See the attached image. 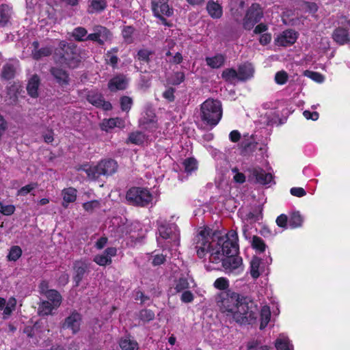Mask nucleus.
<instances>
[{
    "instance_id": "obj_1",
    "label": "nucleus",
    "mask_w": 350,
    "mask_h": 350,
    "mask_svg": "<svg viewBox=\"0 0 350 350\" xmlns=\"http://www.w3.org/2000/svg\"><path fill=\"white\" fill-rule=\"evenodd\" d=\"M193 244L200 258L206 259L208 255L211 262H222L227 273L239 275L243 271L242 258L234 256L239 248L237 230H231L223 236L209 228H201L193 239Z\"/></svg>"
},
{
    "instance_id": "obj_2",
    "label": "nucleus",
    "mask_w": 350,
    "mask_h": 350,
    "mask_svg": "<svg viewBox=\"0 0 350 350\" xmlns=\"http://www.w3.org/2000/svg\"><path fill=\"white\" fill-rule=\"evenodd\" d=\"M220 311L230 321L252 324L257 318V306L247 297L231 291L220 293L217 297Z\"/></svg>"
},
{
    "instance_id": "obj_3",
    "label": "nucleus",
    "mask_w": 350,
    "mask_h": 350,
    "mask_svg": "<svg viewBox=\"0 0 350 350\" xmlns=\"http://www.w3.org/2000/svg\"><path fill=\"white\" fill-rule=\"evenodd\" d=\"M57 61L69 68H76L81 60L79 49L74 44H68L65 41L59 43V48L55 51Z\"/></svg>"
},
{
    "instance_id": "obj_4",
    "label": "nucleus",
    "mask_w": 350,
    "mask_h": 350,
    "mask_svg": "<svg viewBox=\"0 0 350 350\" xmlns=\"http://www.w3.org/2000/svg\"><path fill=\"white\" fill-rule=\"evenodd\" d=\"M201 120L212 126H216L222 117L221 103L218 100L207 99L201 105Z\"/></svg>"
},
{
    "instance_id": "obj_5",
    "label": "nucleus",
    "mask_w": 350,
    "mask_h": 350,
    "mask_svg": "<svg viewBox=\"0 0 350 350\" xmlns=\"http://www.w3.org/2000/svg\"><path fill=\"white\" fill-rule=\"evenodd\" d=\"M158 244L169 250H176L179 245L180 233L174 224H163L159 227Z\"/></svg>"
},
{
    "instance_id": "obj_6",
    "label": "nucleus",
    "mask_w": 350,
    "mask_h": 350,
    "mask_svg": "<svg viewBox=\"0 0 350 350\" xmlns=\"http://www.w3.org/2000/svg\"><path fill=\"white\" fill-rule=\"evenodd\" d=\"M117 162L111 159L102 160L96 165L85 164L79 168L80 170L85 172L90 179L98 178L101 175H111L117 171Z\"/></svg>"
},
{
    "instance_id": "obj_7",
    "label": "nucleus",
    "mask_w": 350,
    "mask_h": 350,
    "mask_svg": "<svg viewBox=\"0 0 350 350\" xmlns=\"http://www.w3.org/2000/svg\"><path fill=\"white\" fill-rule=\"evenodd\" d=\"M126 200L133 205L145 206L152 202L153 196L147 189L133 187L128 191Z\"/></svg>"
},
{
    "instance_id": "obj_8",
    "label": "nucleus",
    "mask_w": 350,
    "mask_h": 350,
    "mask_svg": "<svg viewBox=\"0 0 350 350\" xmlns=\"http://www.w3.org/2000/svg\"><path fill=\"white\" fill-rule=\"evenodd\" d=\"M152 10L154 16L159 18L165 25H169L163 16H170L173 14L172 8L168 5V0H152Z\"/></svg>"
},
{
    "instance_id": "obj_9",
    "label": "nucleus",
    "mask_w": 350,
    "mask_h": 350,
    "mask_svg": "<svg viewBox=\"0 0 350 350\" xmlns=\"http://www.w3.org/2000/svg\"><path fill=\"white\" fill-rule=\"evenodd\" d=\"M262 17V11L257 3H253L247 10L243 19V27L245 29H251Z\"/></svg>"
},
{
    "instance_id": "obj_10",
    "label": "nucleus",
    "mask_w": 350,
    "mask_h": 350,
    "mask_svg": "<svg viewBox=\"0 0 350 350\" xmlns=\"http://www.w3.org/2000/svg\"><path fill=\"white\" fill-rule=\"evenodd\" d=\"M94 33L87 36V40H92L98 42L99 44H103L105 41L111 38L109 31L105 27L97 25L93 29Z\"/></svg>"
},
{
    "instance_id": "obj_11",
    "label": "nucleus",
    "mask_w": 350,
    "mask_h": 350,
    "mask_svg": "<svg viewBox=\"0 0 350 350\" xmlns=\"http://www.w3.org/2000/svg\"><path fill=\"white\" fill-rule=\"evenodd\" d=\"M250 173V178L256 183L267 185L271 183L273 176L271 173H267L260 167H252L249 170Z\"/></svg>"
},
{
    "instance_id": "obj_12",
    "label": "nucleus",
    "mask_w": 350,
    "mask_h": 350,
    "mask_svg": "<svg viewBox=\"0 0 350 350\" xmlns=\"http://www.w3.org/2000/svg\"><path fill=\"white\" fill-rule=\"evenodd\" d=\"M81 323V316L79 313L73 312L67 318H66L62 327L64 329H70L72 334L77 333L80 329Z\"/></svg>"
},
{
    "instance_id": "obj_13",
    "label": "nucleus",
    "mask_w": 350,
    "mask_h": 350,
    "mask_svg": "<svg viewBox=\"0 0 350 350\" xmlns=\"http://www.w3.org/2000/svg\"><path fill=\"white\" fill-rule=\"evenodd\" d=\"M86 97L88 102L96 107H101L105 111L110 110L112 108L111 103L104 100L101 94L95 90L89 91Z\"/></svg>"
},
{
    "instance_id": "obj_14",
    "label": "nucleus",
    "mask_w": 350,
    "mask_h": 350,
    "mask_svg": "<svg viewBox=\"0 0 350 350\" xmlns=\"http://www.w3.org/2000/svg\"><path fill=\"white\" fill-rule=\"evenodd\" d=\"M297 38V34L295 31L292 29L286 30L278 36L275 39V43L278 46H286L295 43Z\"/></svg>"
},
{
    "instance_id": "obj_15",
    "label": "nucleus",
    "mask_w": 350,
    "mask_h": 350,
    "mask_svg": "<svg viewBox=\"0 0 350 350\" xmlns=\"http://www.w3.org/2000/svg\"><path fill=\"white\" fill-rule=\"evenodd\" d=\"M129 84V79L124 75H118L113 77L108 83L111 92L125 90Z\"/></svg>"
},
{
    "instance_id": "obj_16",
    "label": "nucleus",
    "mask_w": 350,
    "mask_h": 350,
    "mask_svg": "<svg viewBox=\"0 0 350 350\" xmlns=\"http://www.w3.org/2000/svg\"><path fill=\"white\" fill-rule=\"evenodd\" d=\"M116 248L108 247L103 254L95 256L94 261L100 266L109 265L111 262V257L116 256Z\"/></svg>"
},
{
    "instance_id": "obj_17",
    "label": "nucleus",
    "mask_w": 350,
    "mask_h": 350,
    "mask_svg": "<svg viewBox=\"0 0 350 350\" xmlns=\"http://www.w3.org/2000/svg\"><path fill=\"white\" fill-rule=\"evenodd\" d=\"M101 129L106 132L117 127L123 129L125 127V120L120 118L104 119L100 124Z\"/></svg>"
},
{
    "instance_id": "obj_18",
    "label": "nucleus",
    "mask_w": 350,
    "mask_h": 350,
    "mask_svg": "<svg viewBox=\"0 0 350 350\" xmlns=\"http://www.w3.org/2000/svg\"><path fill=\"white\" fill-rule=\"evenodd\" d=\"M32 47L31 55L35 59H40L44 57L50 55L53 50V48L51 46H45L39 48V43L37 41H34L32 43Z\"/></svg>"
},
{
    "instance_id": "obj_19",
    "label": "nucleus",
    "mask_w": 350,
    "mask_h": 350,
    "mask_svg": "<svg viewBox=\"0 0 350 350\" xmlns=\"http://www.w3.org/2000/svg\"><path fill=\"white\" fill-rule=\"evenodd\" d=\"M16 300L14 297H10L6 302L4 298L0 297V310H3V318L8 319L15 310Z\"/></svg>"
},
{
    "instance_id": "obj_20",
    "label": "nucleus",
    "mask_w": 350,
    "mask_h": 350,
    "mask_svg": "<svg viewBox=\"0 0 350 350\" xmlns=\"http://www.w3.org/2000/svg\"><path fill=\"white\" fill-rule=\"evenodd\" d=\"M206 9L208 15L213 19H219L223 15V8L218 1H208Z\"/></svg>"
},
{
    "instance_id": "obj_21",
    "label": "nucleus",
    "mask_w": 350,
    "mask_h": 350,
    "mask_svg": "<svg viewBox=\"0 0 350 350\" xmlns=\"http://www.w3.org/2000/svg\"><path fill=\"white\" fill-rule=\"evenodd\" d=\"M88 268V264L85 260H78L74 263V280L77 286L79 284Z\"/></svg>"
},
{
    "instance_id": "obj_22",
    "label": "nucleus",
    "mask_w": 350,
    "mask_h": 350,
    "mask_svg": "<svg viewBox=\"0 0 350 350\" xmlns=\"http://www.w3.org/2000/svg\"><path fill=\"white\" fill-rule=\"evenodd\" d=\"M226 60V56L224 54L217 53L211 57H206L205 61L206 64L211 68H219L223 66Z\"/></svg>"
},
{
    "instance_id": "obj_23",
    "label": "nucleus",
    "mask_w": 350,
    "mask_h": 350,
    "mask_svg": "<svg viewBox=\"0 0 350 350\" xmlns=\"http://www.w3.org/2000/svg\"><path fill=\"white\" fill-rule=\"evenodd\" d=\"M334 40L340 45L348 43L350 36L348 30L342 27H338L334 30L332 34Z\"/></svg>"
},
{
    "instance_id": "obj_24",
    "label": "nucleus",
    "mask_w": 350,
    "mask_h": 350,
    "mask_svg": "<svg viewBox=\"0 0 350 350\" xmlns=\"http://www.w3.org/2000/svg\"><path fill=\"white\" fill-rule=\"evenodd\" d=\"M239 80L246 81L251 79L254 72L253 66L250 63H245L239 66Z\"/></svg>"
},
{
    "instance_id": "obj_25",
    "label": "nucleus",
    "mask_w": 350,
    "mask_h": 350,
    "mask_svg": "<svg viewBox=\"0 0 350 350\" xmlns=\"http://www.w3.org/2000/svg\"><path fill=\"white\" fill-rule=\"evenodd\" d=\"M77 189L73 187H68L63 189L62 191L63 206L67 207L69 203L74 202L77 198Z\"/></svg>"
},
{
    "instance_id": "obj_26",
    "label": "nucleus",
    "mask_w": 350,
    "mask_h": 350,
    "mask_svg": "<svg viewBox=\"0 0 350 350\" xmlns=\"http://www.w3.org/2000/svg\"><path fill=\"white\" fill-rule=\"evenodd\" d=\"M12 15V10L6 4L0 5V25L5 26L10 22Z\"/></svg>"
},
{
    "instance_id": "obj_27",
    "label": "nucleus",
    "mask_w": 350,
    "mask_h": 350,
    "mask_svg": "<svg viewBox=\"0 0 350 350\" xmlns=\"http://www.w3.org/2000/svg\"><path fill=\"white\" fill-rule=\"evenodd\" d=\"M275 347L277 350H293V346L288 338L284 334H280L275 340Z\"/></svg>"
},
{
    "instance_id": "obj_28",
    "label": "nucleus",
    "mask_w": 350,
    "mask_h": 350,
    "mask_svg": "<svg viewBox=\"0 0 350 350\" xmlns=\"http://www.w3.org/2000/svg\"><path fill=\"white\" fill-rule=\"evenodd\" d=\"M40 79L37 75H33L29 81L27 90L29 96L36 98L38 96V87Z\"/></svg>"
},
{
    "instance_id": "obj_29",
    "label": "nucleus",
    "mask_w": 350,
    "mask_h": 350,
    "mask_svg": "<svg viewBox=\"0 0 350 350\" xmlns=\"http://www.w3.org/2000/svg\"><path fill=\"white\" fill-rule=\"evenodd\" d=\"M193 283L192 278L188 277H180L175 281L174 289L177 293L183 291L191 288V284Z\"/></svg>"
},
{
    "instance_id": "obj_30",
    "label": "nucleus",
    "mask_w": 350,
    "mask_h": 350,
    "mask_svg": "<svg viewBox=\"0 0 350 350\" xmlns=\"http://www.w3.org/2000/svg\"><path fill=\"white\" fill-rule=\"evenodd\" d=\"M244 4L245 3L243 0L231 1L230 4V11L234 18L238 19L242 15Z\"/></svg>"
},
{
    "instance_id": "obj_31",
    "label": "nucleus",
    "mask_w": 350,
    "mask_h": 350,
    "mask_svg": "<svg viewBox=\"0 0 350 350\" xmlns=\"http://www.w3.org/2000/svg\"><path fill=\"white\" fill-rule=\"evenodd\" d=\"M107 7L106 0H89L88 12L89 13L100 12Z\"/></svg>"
},
{
    "instance_id": "obj_32",
    "label": "nucleus",
    "mask_w": 350,
    "mask_h": 350,
    "mask_svg": "<svg viewBox=\"0 0 350 350\" xmlns=\"http://www.w3.org/2000/svg\"><path fill=\"white\" fill-rule=\"evenodd\" d=\"M51 72L60 85L63 86L68 84V76L64 70L53 68L51 70Z\"/></svg>"
},
{
    "instance_id": "obj_33",
    "label": "nucleus",
    "mask_w": 350,
    "mask_h": 350,
    "mask_svg": "<svg viewBox=\"0 0 350 350\" xmlns=\"http://www.w3.org/2000/svg\"><path fill=\"white\" fill-rule=\"evenodd\" d=\"M271 317L270 308L268 306H263L260 310V329H263L269 323Z\"/></svg>"
},
{
    "instance_id": "obj_34",
    "label": "nucleus",
    "mask_w": 350,
    "mask_h": 350,
    "mask_svg": "<svg viewBox=\"0 0 350 350\" xmlns=\"http://www.w3.org/2000/svg\"><path fill=\"white\" fill-rule=\"evenodd\" d=\"M59 306H55L53 304L49 301H43L38 308V313L40 315L51 314L52 311L57 309Z\"/></svg>"
},
{
    "instance_id": "obj_35",
    "label": "nucleus",
    "mask_w": 350,
    "mask_h": 350,
    "mask_svg": "<svg viewBox=\"0 0 350 350\" xmlns=\"http://www.w3.org/2000/svg\"><path fill=\"white\" fill-rule=\"evenodd\" d=\"M48 299L47 301L53 304L55 306H59L62 302V297L60 294L55 290L51 289L46 292L44 295Z\"/></svg>"
},
{
    "instance_id": "obj_36",
    "label": "nucleus",
    "mask_w": 350,
    "mask_h": 350,
    "mask_svg": "<svg viewBox=\"0 0 350 350\" xmlns=\"http://www.w3.org/2000/svg\"><path fill=\"white\" fill-rule=\"evenodd\" d=\"M120 347L122 350H138V343L130 338H122L120 342Z\"/></svg>"
},
{
    "instance_id": "obj_37",
    "label": "nucleus",
    "mask_w": 350,
    "mask_h": 350,
    "mask_svg": "<svg viewBox=\"0 0 350 350\" xmlns=\"http://www.w3.org/2000/svg\"><path fill=\"white\" fill-rule=\"evenodd\" d=\"M16 72V66L14 64H5L1 71V77L5 79H10L14 77Z\"/></svg>"
},
{
    "instance_id": "obj_38",
    "label": "nucleus",
    "mask_w": 350,
    "mask_h": 350,
    "mask_svg": "<svg viewBox=\"0 0 350 350\" xmlns=\"http://www.w3.org/2000/svg\"><path fill=\"white\" fill-rule=\"evenodd\" d=\"M221 77L226 81L234 83L237 79L239 80V71L233 68H227L222 72Z\"/></svg>"
},
{
    "instance_id": "obj_39",
    "label": "nucleus",
    "mask_w": 350,
    "mask_h": 350,
    "mask_svg": "<svg viewBox=\"0 0 350 350\" xmlns=\"http://www.w3.org/2000/svg\"><path fill=\"white\" fill-rule=\"evenodd\" d=\"M185 172L187 174H191L198 169V162L194 158H187L183 162Z\"/></svg>"
},
{
    "instance_id": "obj_40",
    "label": "nucleus",
    "mask_w": 350,
    "mask_h": 350,
    "mask_svg": "<svg viewBox=\"0 0 350 350\" xmlns=\"http://www.w3.org/2000/svg\"><path fill=\"white\" fill-rule=\"evenodd\" d=\"M140 124L145 129L148 128V125L151 124L155 126V116L152 111H148L146 113V116H144L139 120Z\"/></svg>"
},
{
    "instance_id": "obj_41",
    "label": "nucleus",
    "mask_w": 350,
    "mask_h": 350,
    "mask_svg": "<svg viewBox=\"0 0 350 350\" xmlns=\"http://www.w3.org/2000/svg\"><path fill=\"white\" fill-rule=\"evenodd\" d=\"M72 36L77 41H85L87 40L88 31L84 27H78L73 29Z\"/></svg>"
},
{
    "instance_id": "obj_42",
    "label": "nucleus",
    "mask_w": 350,
    "mask_h": 350,
    "mask_svg": "<svg viewBox=\"0 0 350 350\" xmlns=\"http://www.w3.org/2000/svg\"><path fill=\"white\" fill-rule=\"evenodd\" d=\"M146 140L145 135L139 131L131 133L129 135L127 142L132 143L135 145H140Z\"/></svg>"
},
{
    "instance_id": "obj_43",
    "label": "nucleus",
    "mask_w": 350,
    "mask_h": 350,
    "mask_svg": "<svg viewBox=\"0 0 350 350\" xmlns=\"http://www.w3.org/2000/svg\"><path fill=\"white\" fill-rule=\"evenodd\" d=\"M260 260L258 258H253L250 262V274L252 277L256 279L259 277L260 272L259 271Z\"/></svg>"
},
{
    "instance_id": "obj_44",
    "label": "nucleus",
    "mask_w": 350,
    "mask_h": 350,
    "mask_svg": "<svg viewBox=\"0 0 350 350\" xmlns=\"http://www.w3.org/2000/svg\"><path fill=\"white\" fill-rule=\"evenodd\" d=\"M303 218L299 212L292 213L289 219V225L292 228H297L301 226Z\"/></svg>"
},
{
    "instance_id": "obj_45",
    "label": "nucleus",
    "mask_w": 350,
    "mask_h": 350,
    "mask_svg": "<svg viewBox=\"0 0 350 350\" xmlns=\"http://www.w3.org/2000/svg\"><path fill=\"white\" fill-rule=\"evenodd\" d=\"M22 255V250L19 246H13L10 248L8 258L10 261H16Z\"/></svg>"
},
{
    "instance_id": "obj_46",
    "label": "nucleus",
    "mask_w": 350,
    "mask_h": 350,
    "mask_svg": "<svg viewBox=\"0 0 350 350\" xmlns=\"http://www.w3.org/2000/svg\"><path fill=\"white\" fill-rule=\"evenodd\" d=\"M288 79V75L284 70H280L275 75V82L278 85L285 84Z\"/></svg>"
},
{
    "instance_id": "obj_47",
    "label": "nucleus",
    "mask_w": 350,
    "mask_h": 350,
    "mask_svg": "<svg viewBox=\"0 0 350 350\" xmlns=\"http://www.w3.org/2000/svg\"><path fill=\"white\" fill-rule=\"evenodd\" d=\"M134 32V29L131 26L124 27L122 31V34L124 38V40L127 43H131L133 42V33Z\"/></svg>"
},
{
    "instance_id": "obj_48",
    "label": "nucleus",
    "mask_w": 350,
    "mask_h": 350,
    "mask_svg": "<svg viewBox=\"0 0 350 350\" xmlns=\"http://www.w3.org/2000/svg\"><path fill=\"white\" fill-rule=\"evenodd\" d=\"M252 245L254 249L258 250L260 252H264L266 247L262 239L256 236L253 237Z\"/></svg>"
},
{
    "instance_id": "obj_49",
    "label": "nucleus",
    "mask_w": 350,
    "mask_h": 350,
    "mask_svg": "<svg viewBox=\"0 0 350 350\" xmlns=\"http://www.w3.org/2000/svg\"><path fill=\"white\" fill-rule=\"evenodd\" d=\"M133 105V100L129 96H122L120 98V106L123 111L129 112Z\"/></svg>"
},
{
    "instance_id": "obj_50",
    "label": "nucleus",
    "mask_w": 350,
    "mask_h": 350,
    "mask_svg": "<svg viewBox=\"0 0 350 350\" xmlns=\"http://www.w3.org/2000/svg\"><path fill=\"white\" fill-rule=\"evenodd\" d=\"M213 285L217 289L226 290L229 286V281L226 278L221 277L215 281Z\"/></svg>"
},
{
    "instance_id": "obj_51",
    "label": "nucleus",
    "mask_w": 350,
    "mask_h": 350,
    "mask_svg": "<svg viewBox=\"0 0 350 350\" xmlns=\"http://www.w3.org/2000/svg\"><path fill=\"white\" fill-rule=\"evenodd\" d=\"M100 204L98 200H92L83 204V208L88 212H92L94 210L100 208Z\"/></svg>"
},
{
    "instance_id": "obj_52",
    "label": "nucleus",
    "mask_w": 350,
    "mask_h": 350,
    "mask_svg": "<svg viewBox=\"0 0 350 350\" xmlns=\"http://www.w3.org/2000/svg\"><path fill=\"white\" fill-rule=\"evenodd\" d=\"M185 80V74L182 72H175L170 78V83L172 85H179Z\"/></svg>"
},
{
    "instance_id": "obj_53",
    "label": "nucleus",
    "mask_w": 350,
    "mask_h": 350,
    "mask_svg": "<svg viewBox=\"0 0 350 350\" xmlns=\"http://www.w3.org/2000/svg\"><path fill=\"white\" fill-rule=\"evenodd\" d=\"M15 206L12 204H4L0 202V212L5 215H11L14 213Z\"/></svg>"
},
{
    "instance_id": "obj_54",
    "label": "nucleus",
    "mask_w": 350,
    "mask_h": 350,
    "mask_svg": "<svg viewBox=\"0 0 350 350\" xmlns=\"http://www.w3.org/2000/svg\"><path fill=\"white\" fill-rule=\"evenodd\" d=\"M139 317L144 321H150L154 318V313L150 310H142Z\"/></svg>"
},
{
    "instance_id": "obj_55",
    "label": "nucleus",
    "mask_w": 350,
    "mask_h": 350,
    "mask_svg": "<svg viewBox=\"0 0 350 350\" xmlns=\"http://www.w3.org/2000/svg\"><path fill=\"white\" fill-rule=\"evenodd\" d=\"M305 75L318 83H322L325 80L324 76L317 72L306 71Z\"/></svg>"
},
{
    "instance_id": "obj_56",
    "label": "nucleus",
    "mask_w": 350,
    "mask_h": 350,
    "mask_svg": "<svg viewBox=\"0 0 350 350\" xmlns=\"http://www.w3.org/2000/svg\"><path fill=\"white\" fill-rule=\"evenodd\" d=\"M152 51L148 49H141L138 51L137 56L139 60L148 62Z\"/></svg>"
},
{
    "instance_id": "obj_57",
    "label": "nucleus",
    "mask_w": 350,
    "mask_h": 350,
    "mask_svg": "<svg viewBox=\"0 0 350 350\" xmlns=\"http://www.w3.org/2000/svg\"><path fill=\"white\" fill-rule=\"evenodd\" d=\"M37 187V184L36 183H31L29 185H27L22 188H21L18 192V196H26L29 193H30L32 190H33Z\"/></svg>"
},
{
    "instance_id": "obj_58",
    "label": "nucleus",
    "mask_w": 350,
    "mask_h": 350,
    "mask_svg": "<svg viewBox=\"0 0 350 350\" xmlns=\"http://www.w3.org/2000/svg\"><path fill=\"white\" fill-rule=\"evenodd\" d=\"M106 61L113 68H116L118 62V57L112 53V51H109L106 54Z\"/></svg>"
},
{
    "instance_id": "obj_59",
    "label": "nucleus",
    "mask_w": 350,
    "mask_h": 350,
    "mask_svg": "<svg viewBox=\"0 0 350 350\" xmlns=\"http://www.w3.org/2000/svg\"><path fill=\"white\" fill-rule=\"evenodd\" d=\"M55 347V350H79V344L74 341L63 347H60L59 345H56Z\"/></svg>"
},
{
    "instance_id": "obj_60",
    "label": "nucleus",
    "mask_w": 350,
    "mask_h": 350,
    "mask_svg": "<svg viewBox=\"0 0 350 350\" xmlns=\"http://www.w3.org/2000/svg\"><path fill=\"white\" fill-rule=\"evenodd\" d=\"M232 172L234 174L233 176L234 180L237 183H243L245 181V176L237 169H233Z\"/></svg>"
},
{
    "instance_id": "obj_61",
    "label": "nucleus",
    "mask_w": 350,
    "mask_h": 350,
    "mask_svg": "<svg viewBox=\"0 0 350 350\" xmlns=\"http://www.w3.org/2000/svg\"><path fill=\"white\" fill-rule=\"evenodd\" d=\"M194 296L189 291H185L181 295L180 299L184 303H190L193 300Z\"/></svg>"
},
{
    "instance_id": "obj_62",
    "label": "nucleus",
    "mask_w": 350,
    "mask_h": 350,
    "mask_svg": "<svg viewBox=\"0 0 350 350\" xmlns=\"http://www.w3.org/2000/svg\"><path fill=\"white\" fill-rule=\"evenodd\" d=\"M291 194L296 197H303L306 195V191L302 187H293L291 189Z\"/></svg>"
},
{
    "instance_id": "obj_63",
    "label": "nucleus",
    "mask_w": 350,
    "mask_h": 350,
    "mask_svg": "<svg viewBox=\"0 0 350 350\" xmlns=\"http://www.w3.org/2000/svg\"><path fill=\"white\" fill-rule=\"evenodd\" d=\"M174 88H169L163 93V96L168 101L172 102L174 100Z\"/></svg>"
},
{
    "instance_id": "obj_64",
    "label": "nucleus",
    "mask_w": 350,
    "mask_h": 350,
    "mask_svg": "<svg viewBox=\"0 0 350 350\" xmlns=\"http://www.w3.org/2000/svg\"><path fill=\"white\" fill-rule=\"evenodd\" d=\"M303 115L307 120H317L319 118V113L317 111L311 112L308 110H306L303 112Z\"/></svg>"
}]
</instances>
